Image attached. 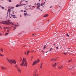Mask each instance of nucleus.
<instances>
[{"label":"nucleus","mask_w":76,"mask_h":76,"mask_svg":"<svg viewBox=\"0 0 76 76\" xmlns=\"http://www.w3.org/2000/svg\"><path fill=\"white\" fill-rule=\"evenodd\" d=\"M70 48H68V50H70Z\"/></svg>","instance_id":"nucleus-53"},{"label":"nucleus","mask_w":76,"mask_h":76,"mask_svg":"<svg viewBox=\"0 0 76 76\" xmlns=\"http://www.w3.org/2000/svg\"><path fill=\"white\" fill-rule=\"evenodd\" d=\"M17 17H15V16H14V17H13V18H16Z\"/></svg>","instance_id":"nucleus-34"},{"label":"nucleus","mask_w":76,"mask_h":76,"mask_svg":"<svg viewBox=\"0 0 76 76\" xmlns=\"http://www.w3.org/2000/svg\"><path fill=\"white\" fill-rule=\"evenodd\" d=\"M31 58H33V56H32Z\"/></svg>","instance_id":"nucleus-58"},{"label":"nucleus","mask_w":76,"mask_h":76,"mask_svg":"<svg viewBox=\"0 0 76 76\" xmlns=\"http://www.w3.org/2000/svg\"><path fill=\"white\" fill-rule=\"evenodd\" d=\"M71 61H72V60H71L69 61H69V62H70Z\"/></svg>","instance_id":"nucleus-26"},{"label":"nucleus","mask_w":76,"mask_h":76,"mask_svg":"<svg viewBox=\"0 0 76 76\" xmlns=\"http://www.w3.org/2000/svg\"><path fill=\"white\" fill-rule=\"evenodd\" d=\"M41 0H39V1H40Z\"/></svg>","instance_id":"nucleus-59"},{"label":"nucleus","mask_w":76,"mask_h":76,"mask_svg":"<svg viewBox=\"0 0 76 76\" xmlns=\"http://www.w3.org/2000/svg\"><path fill=\"white\" fill-rule=\"evenodd\" d=\"M42 62L41 64V67H42Z\"/></svg>","instance_id":"nucleus-23"},{"label":"nucleus","mask_w":76,"mask_h":76,"mask_svg":"<svg viewBox=\"0 0 76 76\" xmlns=\"http://www.w3.org/2000/svg\"><path fill=\"white\" fill-rule=\"evenodd\" d=\"M34 76H37V75H34Z\"/></svg>","instance_id":"nucleus-40"},{"label":"nucleus","mask_w":76,"mask_h":76,"mask_svg":"<svg viewBox=\"0 0 76 76\" xmlns=\"http://www.w3.org/2000/svg\"><path fill=\"white\" fill-rule=\"evenodd\" d=\"M37 9H39V10H40V8H39V7H40V5H41L40 4V3H38L37 4Z\"/></svg>","instance_id":"nucleus-5"},{"label":"nucleus","mask_w":76,"mask_h":76,"mask_svg":"<svg viewBox=\"0 0 76 76\" xmlns=\"http://www.w3.org/2000/svg\"><path fill=\"white\" fill-rule=\"evenodd\" d=\"M61 67H59V69H61Z\"/></svg>","instance_id":"nucleus-37"},{"label":"nucleus","mask_w":76,"mask_h":76,"mask_svg":"<svg viewBox=\"0 0 76 76\" xmlns=\"http://www.w3.org/2000/svg\"><path fill=\"white\" fill-rule=\"evenodd\" d=\"M29 9H31V10H32V9L31 8H30Z\"/></svg>","instance_id":"nucleus-50"},{"label":"nucleus","mask_w":76,"mask_h":76,"mask_svg":"<svg viewBox=\"0 0 76 76\" xmlns=\"http://www.w3.org/2000/svg\"><path fill=\"white\" fill-rule=\"evenodd\" d=\"M8 34H9V33H6L5 34V35L6 36V35H8Z\"/></svg>","instance_id":"nucleus-17"},{"label":"nucleus","mask_w":76,"mask_h":76,"mask_svg":"<svg viewBox=\"0 0 76 76\" xmlns=\"http://www.w3.org/2000/svg\"><path fill=\"white\" fill-rule=\"evenodd\" d=\"M16 29V27H15L14 29H13V30H14V29Z\"/></svg>","instance_id":"nucleus-38"},{"label":"nucleus","mask_w":76,"mask_h":76,"mask_svg":"<svg viewBox=\"0 0 76 76\" xmlns=\"http://www.w3.org/2000/svg\"><path fill=\"white\" fill-rule=\"evenodd\" d=\"M17 66H18V65H15V66L17 67Z\"/></svg>","instance_id":"nucleus-43"},{"label":"nucleus","mask_w":76,"mask_h":76,"mask_svg":"<svg viewBox=\"0 0 76 76\" xmlns=\"http://www.w3.org/2000/svg\"><path fill=\"white\" fill-rule=\"evenodd\" d=\"M34 34H32V36H34Z\"/></svg>","instance_id":"nucleus-54"},{"label":"nucleus","mask_w":76,"mask_h":76,"mask_svg":"<svg viewBox=\"0 0 76 76\" xmlns=\"http://www.w3.org/2000/svg\"><path fill=\"white\" fill-rule=\"evenodd\" d=\"M1 8L2 9H4V7H1Z\"/></svg>","instance_id":"nucleus-29"},{"label":"nucleus","mask_w":76,"mask_h":76,"mask_svg":"<svg viewBox=\"0 0 76 76\" xmlns=\"http://www.w3.org/2000/svg\"><path fill=\"white\" fill-rule=\"evenodd\" d=\"M25 54H26V52H25Z\"/></svg>","instance_id":"nucleus-60"},{"label":"nucleus","mask_w":76,"mask_h":76,"mask_svg":"<svg viewBox=\"0 0 76 76\" xmlns=\"http://www.w3.org/2000/svg\"><path fill=\"white\" fill-rule=\"evenodd\" d=\"M52 50V48H51L49 50V51H51V50Z\"/></svg>","instance_id":"nucleus-21"},{"label":"nucleus","mask_w":76,"mask_h":76,"mask_svg":"<svg viewBox=\"0 0 76 76\" xmlns=\"http://www.w3.org/2000/svg\"><path fill=\"white\" fill-rule=\"evenodd\" d=\"M11 16H15V15H12L11 14Z\"/></svg>","instance_id":"nucleus-22"},{"label":"nucleus","mask_w":76,"mask_h":76,"mask_svg":"<svg viewBox=\"0 0 76 76\" xmlns=\"http://www.w3.org/2000/svg\"><path fill=\"white\" fill-rule=\"evenodd\" d=\"M39 61V59H38L37 60L34 61L33 63V66L35 65L36 64H37Z\"/></svg>","instance_id":"nucleus-3"},{"label":"nucleus","mask_w":76,"mask_h":76,"mask_svg":"<svg viewBox=\"0 0 76 76\" xmlns=\"http://www.w3.org/2000/svg\"><path fill=\"white\" fill-rule=\"evenodd\" d=\"M6 28H7V29H9V27H6Z\"/></svg>","instance_id":"nucleus-33"},{"label":"nucleus","mask_w":76,"mask_h":76,"mask_svg":"<svg viewBox=\"0 0 76 76\" xmlns=\"http://www.w3.org/2000/svg\"><path fill=\"white\" fill-rule=\"evenodd\" d=\"M26 4H22L21 5V6H23V5H24V6H26Z\"/></svg>","instance_id":"nucleus-18"},{"label":"nucleus","mask_w":76,"mask_h":76,"mask_svg":"<svg viewBox=\"0 0 76 76\" xmlns=\"http://www.w3.org/2000/svg\"><path fill=\"white\" fill-rule=\"evenodd\" d=\"M1 35V33H0V36Z\"/></svg>","instance_id":"nucleus-47"},{"label":"nucleus","mask_w":76,"mask_h":76,"mask_svg":"<svg viewBox=\"0 0 76 76\" xmlns=\"http://www.w3.org/2000/svg\"><path fill=\"white\" fill-rule=\"evenodd\" d=\"M43 16L44 17H47V16H48V14H47L45 15H44Z\"/></svg>","instance_id":"nucleus-15"},{"label":"nucleus","mask_w":76,"mask_h":76,"mask_svg":"<svg viewBox=\"0 0 76 76\" xmlns=\"http://www.w3.org/2000/svg\"><path fill=\"white\" fill-rule=\"evenodd\" d=\"M0 28L1 29V26H0Z\"/></svg>","instance_id":"nucleus-55"},{"label":"nucleus","mask_w":76,"mask_h":76,"mask_svg":"<svg viewBox=\"0 0 76 76\" xmlns=\"http://www.w3.org/2000/svg\"><path fill=\"white\" fill-rule=\"evenodd\" d=\"M45 2H44L43 3H42L41 4V6H43V5H44V4H45Z\"/></svg>","instance_id":"nucleus-10"},{"label":"nucleus","mask_w":76,"mask_h":76,"mask_svg":"<svg viewBox=\"0 0 76 76\" xmlns=\"http://www.w3.org/2000/svg\"><path fill=\"white\" fill-rule=\"evenodd\" d=\"M67 68L68 69H69V70H70L71 69H73V68H74V67H68Z\"/></svg>","instance_id":"nucleus-8"},{"label":"nucleus","mask_w":76,"mask_h":76,"mask_svg":"<svg viewBox=\"0 0 76 76\" xmlns=\"http://www.w3.org/2000/svg\"><path fill=\"white\" fill-rule=\"evenodd\" d=\"M17 68L18 71L20 73H21V69L19 67H18Z\"/></svg>","instance_id":"nucleus-6"},{"label":"nucleus","mask_w":76,"mask_h":76,"mask_svg":"<svg viewBox=\"0 0 76 76\" xmlns=\"http://www.w3.org/2000/svg\"><path fill=\"white\" fill-rule=\"evenodd\" d=\"M31 53H33V51H31Z\"/></svg>","instance_id":"nucleus-49"},{"label":"nucleus","mask_w":76,"mask_h":76,"mask_svg":"<svg viewBox=\"0 0 76 76\" xmlns=\"http://www.w3.org/2000/svg\"><path fill=\"white\" fill-rule=\"evenodd\" d=\"M51 61H56V59L53 58L51 60Z\"/></svg>","instance_id":"nucleus-7"},{"label":"nucleus","mask_w":76,"mask_h":76,"mask_svg":"<svg viewBox=\"0 0 76 76\" xmlns=\"http://www.w3.org/2000/svg\"><path fill=\"white\" fill-rule=\"evenodd\" d=\"M0 56H1V57H4V56L2 54L0 53Z\"/></svg>","instance_id":"nucleus-11"},{"label":"nucleus","mask_w":76,"mask_h":76,"mask_svg":"<svg viewBox=\"0 0 76 76\" xmlns=\"http://www.w3.org/2000/svg\"><path fill=\"white\" fill-rule=\"evenodd\" d=\"M19 26V25H15V26Z\"/></svg>","instance_id":"nucleus-36"},{"label":"nucleus","mask_w":76,"mask_h":76,"mask_svg":"<svg viewBox=\"0 0 76 76\" xmlns=\"http://www.w3.org/2000/svg\"><path fill=\"white\" fill-rule=\"evenodd\" d=\"M4 29H6V27H4Z\"/></svg>","instance_id":"nucleus-45"},{"label":"nucleus","mask_w":76,"mask_h":76,"mask_svg":"<svg viewBox=\"0 0 76 76\" xmlns=\"http://www.w3.org/2000/svg\"><path fill=\"white\" fill-rule=\"evenodd\" d=\"M26 1V2H28V1Z\"/></svg>","instance_id":"nucleus-51"},{"label":"nucleus","mask_w":76,"mask_h":76,"mask_svg":"<svg viewBox=\"0 0 76 76\" xmlns=\"http://www.w3.org/2000/svg\"><path fill=\"white\" fill-rule=\"evenodd\" d=\"M4 24H7V25H10V24H12L13 25V23L12 22H10L9 21H6L4 22V23H3Z\"/></svg>","instance_id":"nucleus-4"},{"label":"nucleus","mask_w":76,"mask_h":76,"mask_svg":"<svg viewBox=\"0 0 76 76\" xmlns=\"http://www.w3.org/2000/svg\"><path fill=\"white\" fill-rule=\"evenodd\" d=\"M8 12H10V9H8Z\"/></svg>","instance_id":"nucleus-25"},{"label":"nucleus","mask_w":76,"mask_h":76,"mask_svg":"<svg viewBox=\"0 0 76 76\" xmlns=\"http://www.w3.org/2000/svg\"><path fill=\"white\" fill-rule=\"evenodd\" d=\"M41 11H42V10H41Z\"/></svg>","instance_id":"nucleus-63"},{"label":"nucleus","mask_w":76,"mask_h":76,"mask_svg":"<svg viewBox=\"0 0 76 76\" xmlns=\"http://www.w3.org/2000/svg\"><path fill=\"white\" fill-rule=\"evenodd\" d=\"M24 15H25V16H26L27 15L28 16V15H28V14H27V13H25L24 14Z\"/></svg>","instance_id":"nucleus-12"},{"label":"nucleus","mask_w":76,"mask_h":76,"mask_svg":"<svg viewBox=\"0 0 76 76\" xmlns=\"http://www.w3.org/2000/svg\"><path fill=\"white\" fill-rule=\"evenodd\" d=\"M56 49H58V47H56Z\"/></svg>","instance_id":"nucleus-28"},{"label":"nucleus","mask_w":76,"mask_h":76,"mask_svg":"<svg viewBox=\"0 0 76 76\" xmlns=\"http://www.w3.org/2000/svg\"><path fill=\"white\" fill-rule=\"evenodd\" d=\"M41 69H42V67H40Z\"/></svg>","instance_id":"nucleus-57"},{"label":"nucleus","mask_w":76,"mask_h":76,"mask_svg":"<svg viewBox=\"0 0 76 76\" xmlns=\"http://www.w3.org/2000/svg\"><path fill=\"white\" fill-rule=\"evenodd\" d=\"M21 58V60H20V61H22V58Z\"/></svg>","instance_id":"nucleus-39"},{"label":"nucleus","mask_w":76,"mask_h":76,"mask_svg":"<svg viewBox=\"0 0 76 76\" xmlns=\"http://www.w3.org/2000/svg\"><path fill=\"white\" fill-rule=\"evenodd\" d=\"M53 66H54V67L57 66V64L56 63H55Z\"/></svg>","instance_id":"nucleus-13"},{"label":"nucleus","mask_w":76,"mask_h":76,"mask_svg":"<svg viewBox=\"0 0 76 76\" xmlns=\"http://www.w3.org/2000/svg\"><path fill=\"white\" fill-rule=\"evenodd\" d=\"M19 6H19L18 4L16 5V7H19Z\"/></svg>","instance_id":"nucleus-16"},{"label":"nucleus","mask_w":76,"mask_h":76,"mask_svg":"<svg viewBox=\"0 0 76 76\" xmlns=\"http://www.w3.org/2000/svg\"><path fill=\"white\" fill-rule=\"evenodd\" d=\"M46 48V45H45L44 47V48H43V49H45V48Z\"/></svg>","instance_id":"nucleus-19"},{"label":"nucleus","mask_w":76,"mask_h":76,"mask_svg":"<svg viewBox=\"0 0 76 76\" xmlns=\"http://www.w3.org/2000/svg\"><path fill=\"white\" fill-rule=\"evenodd\" d=\"M12 14H13V15L14 14V11H12Z\"/></svg>","instance_id":"nucleus-31"},{"label":"nucleus","mask_w":76,"mask_h":76,"mask_svg":"<svg viewBox=\"0 0 76 76\" xmlns=\"http://www.w3.org/2000/svg\"><path fill=\"white\" fill-rule=\"evenodd\" d=\"M21 66H22L23 67H27L28 65H27V62L26 61V58H23V60L22 63L20 64Z\"/></svg>","instance_id":"nucleus-1"},{"label":"nucleus","mask_w":76,"mask_h":76,"mask_svg":"<svg viewBox=\"0 0 76 76\" xmlns=\"http://www.w3.org/2000/svg\"><path fill=\"white\" fill-rule=\"evenodd\" d=\"M64 54H65V55H66V54H67V53H64Z\"/></svg>","instance_id":"nucleus-24"},{"label":"nucleus","mask_w":76,"mask_h":76,"mask_svg":"<svg viewBox=\"0 0 76 76\" xmlns=\"http://www.w3.org/2000/svg\"><path fill=\"white\" fill-rule=\"evenodd\" d=\"M31 5H29V6H28V7H31Z\"/></svg>","instance_id":"nucleus-48"},{"label":"nucleus","mask_w":76,"mask_h":76,"mask_svg":"<svg viewBox=\"0 0 76 76\" xmlns=\"http://www.w3.org/2000/svg\"><path fill=\"white\" fill-rule=\"evenodd\" d=\"M36 75V76H38V74L36 75Z\"/></svg>","instance_id":"nucleus-46"},{"label":"nucleus","mask_w":76,"mask_h":76,"mask_svg":"<svg viewBox=\"0 0 76 76\" xmlns=\"http://www.w3.org/2000/svg\"><path fill=\"white\" fill-rule=\"evenodd\" d=\"M52 13H53V11H52Z\"/></svg>","instance_id":"nucleus-64"},{"label":"nucleus","mask_w":76,"mask_h":76,"mask_svg":"<svg viewBox=\"0 0 76 76\" xmlns=\"http://www.w3.org/2000/svg\"><path fill=\"white\" fill-rule=\"evenodd\" d=\"M1 68L3 70H4H4H6V68L3 67H1Z\"/></svg>","instance_id":"nucleus-9"},{"label":"nucleus","mask_w":76,"mask_h":76,"mask_svg":"<svg viewBox=\"0 0 76 76\" xmlns=\"http://www.w3.org/2000/svg\"><path fill=\"white\" fill-rule=\"evenodd\" d=\"M52 7H53V6H51L50 7V8H52Z\"/></svg>","instance_id":"nucleus-41"},{"label":"nucleus","mask_w":76,"mask_h":76,"mask_svg":"<svg viewBox=\"0 0 76 76\" xmlns=\"http://www.w3.org/2000/svg\"><path fill=\"white\" fill-rule=\"evenodd\" d=\"M6 59L8 61L9 63L11 64H12V63H13L14 64H16V61L14 59H10L8 58H6Z\"/></svg>","instance_id":"nucleus-2"},{"label":"nucleus","mask_w":76,"mask_h":76,"mask_svg":"<svg viewBox=\"0 0 76 76\" xmlns=\"http://www.w3.org/2000/svg\"><path fill=\"white\" fill-rule=\"evenodd\" d=\"M9 2H11L12 1L11 0H9Z\"/></svg>","instance_id":"nucleus-27"},{"label":"nucleus","mask_w":76,"mask_h":76,"mask_svg":"<svg viewBox=\"0 0 76 76\" xmlns=\"http://www.w3.org/2000/svg\"><path fill=\"white\" fill-rule=\"evenodd\" d=\"M8 14V12H7V15Z\"/></svg>","instance_id":"nucleus-61"},{"label":"nucleus","mask_w":76,"mask_h":76,"mask_svg":"<svg viewBox=\"0 0 76 76\" xmlns=\"http://www.w3.org/2000/svg\"><path fill=\"white\" fill-rule=\"evenodd\" d=\"M48 53V51H47V52H46V53Z\"/></svg>","instance_id":"nucleus-56"},{"label":"nucleus","mask_w":76,"mask_h":76,"mask_svg":"<svg viewBox=\"0 0 76 76\" xmlns=\"http://www.w3.org/2000/svg\"><path fill=\"white\" fill-rule=\"evenodd\" d=\"M34 73H35V74L36 73V72L35 71V72Z\"/></svg>","instance_id":"nucleus-52"},{"label":"nucleus","mask_w":76,"mask_h":76,"mask_svg":"<svg viewBox=\"0 0 76 76\" xmlns=\"http://www.w3.org/2000/svg\"><path fill=\"white\" fill-rule=\"evenodd\" d=\"M7 32H9V30H7Z\"/></svg>","instance_id":"nucleus-35"},{"label":"nucleus","mask_w":76,"mask_h":76,"mask_svg":"<svg viewBox=\"0 0 76 76\" xmlns=\"http://www.w3.org/2000/svg\"><path fill=\"white\" fill-rule=\"evenodd\" d=\"M66 36H67V37H69V34H66Z\"/></svg>","instance_id":"nucleus-20"},{"label":"nucleus","mask_w":76,"mask_h":76,"mask_svg":"<svg viewBox=\"0 0 76 76\" xmlns=\"http://www.w3.org/2000/svg\"><path fill=\"white\" fill-rule=\"evenodd\" d=\"M56 44H54V45H56Z\"/></svg>","instance_id":"nucleus-62"},{"label":"nucleus","mask_w":76,"mask_h":76,"mask_svg":"<svg viewBox=\"0 0 76 76\" xmlns=\"http://www.w3.org/2000/svg\"><path fill=\"white\" fill-rule=\"evenodd\" d=\"M27 53H30V51L28 50V51H27Z\"/></svg>","instance_id":"nucleus-30"},{"label":"nucleus","mask_w":76,"mask_h":76,"mask_svg":"<svg viewBox=\"0 0 76 76\" xmlns=\"http://www.w3.org/2000/svg\"><path fill=\"white\" fill-rule=\"evenodd\" d=\"M24 12H26V11H24Z\"/></svg>","instance_id":"nucleus-44"},{"label":"nucleus","mask_w":76,"mask_h":76,"mask_svg":"<svg viewBox=\"0 0 76 76\" xmlns=\"http://www.w3.org/2000/svg\"><path fill=\"white\" fill-rule=\"evenodd\" d=\"M28 54H29V53H28V52H27V56H28Z\"/></svg>","instance_id":"nucleus-32"},{"label":"nucleus","mask_w":76,"mask_h":76,"mask_svg":"<svg viewBox=\"0 0 76 76\" xmlns=\"http://www.w3.org/2000/svg\"><path fill=\"white\" fill-rule=\"evenodd\" d=\"M0 50L1 51V52H3V49L2 48L0 49Z\"/></svg>","instance_id":"nucleus-14"},{"label":"nucleus","mask_w":76,"mask_h":76,"mask_svg":"<svg viewBox=\"0 0 76 76\" xmlns=\"http://www.w3.org/2000/svg\"><path fill=\"white\" fill-rule=\"evenodd\" d=\"M56 58H58V57L56 58Z\"/></svg>","instance_id":"nucleus-42"}]
</instances>
